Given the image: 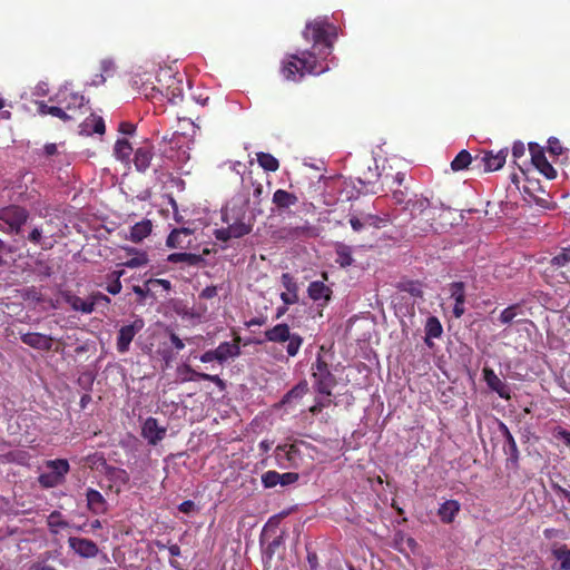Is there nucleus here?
<instances>
[{
    "mask_svg": "<svg viewBox=\"0 0 570 570\" xmlns=\"http://www.w3.org/2000/svg\"><path fill=\"white\" fill-rule=\"evenodd\" d=\"M39 484L45 489H51L62 484L63 482L52 472L41 473L38 476Z\"/></svg>",
    "mask_w": 570,
    "mask_h": 570,
    "instance_id": "nucleus-45",
    "label": "nucleus"
},
{
    "mask_svg": "<svg viewBox=\"0 0 570 570\" xmlns=\"http://www.w3.org/2000/svg\"><path fill=\"white\" fill-rule=\"evenodd\" d=\"M30 218V213L26 207L19 205H9L0 208V222L4 226H0L3 232L22 236L23 227Z\"/></svg>",
    "mask_w": 570,
    "mask_h": 570,
    "instance_id": "nucleus-4",
    "label": "nucleus"
},
{
    "mask_svg": "<svg viewBox=\"0 0 570 570\" xmlns=\"http://www.w3.org/2000/svg\"><path fill=\"white\" fill-rule=\"evenodd\" d=\"M357 180L365 194H377L381 190V185L377 184V180H371L365 175L364 177H358Z\"/></svg>",
    "mask_w": 570,
    "mask_h": 570,
    "instance_id": "nucleus-47",
    "label": "nucleus"
},
{
    "mask_svg": "<svg viewBox=\"0 0 570 570\" xmlns=\"http://www.w3.org/2000/svg\"><path fill=\"white\" fill-rule=\"evenodd\" d=\"M50 100L61 105L66 112L73 114L75 117L77 114H81V109L86 104L85 96L68 87L60 88L55 97L50 98Z\"/></svg>",
    "mask_w": 570,
    "mask_h": 570,
    "instance_id": "nucleus-8",
    "label": "nucleus"
},
{
    "mask_svg": "<svg viewBox=\"0 0 570 570\" xmlns=\"http://www.w3.org/2000/svg\"><path fill=\"white\" fill-rule=\"evenodd\" d=\"M279 482V473L274 470H269L262 474V483L264 488L272 489Z\"/></svg>",
    "mask_w": 570,
    "mask_h": 570,
    "instance_id": "nucleus-49",
    "label": "nucleus"
},
{
    "mask_svg": "<svg viewBox=\"0 0 570 570\" xmlns=\"http://www.w3.org/2000/svg\"><path fill=\"white\" fill-rule=\"evenodd\" d=\"M335 253V263L338 264L340 267L346 268L353 264L352 248L348 245L342 243L336 244Z\"/></svg>",
    "mask_w": 570,
    "mask_h": 570,
    "instance_id": "nucleus-32",
    "label": "nucleus"
},
{
    "mask_svg": "<svg viewBox=\"0 0 570 570\" xmlns=\"http://www.w3.org/2000/svg\"><path fill=\"white\" fill-rule=\"evenodd\" d=\"M257 163L266 171H276L279 168V161L268 153H257Z\"/></svg>",
    "mask_w": 570,
    "mask_h": 570,
    "instance_id": "nucleus-37",
    "label": "nucleus"
},
{
    "mask_svg": "<svg viewBox=\"0 0 570 570\" xmlns=\"http://www.w3.org/2000/svg\"><path fill=\"white\" fill-rule=\"evenodd\" d=\"M29 570H57L45 561H37L30 564Z\"/></svg>",
    "mask_w": 570,
    "mask_h": 570,
    "instance_id": "nucleus-64",
    "label": "nucleus"
},
{
    "mask_svg": "<svg viewBox=\"0 0 570 570\" xmlns=\"http://www.w3.org/2000/svg\"><path fill=\"white\" fill-rule=\"evenodd\" d=\"M193 232L189 228H175L171 230V233L168 235L166 239V245L170 248H185L190 244L189 238L191 236Z\"/></svg>",
    "mask_w": 570,
    "mask_h": 570,
    "instance_id": "nucleus-24",
    "label": "nucleus"
},
{
    "mask_svg": "<svg viewBox=\"0 0 570 570\" xmlns=\"http://www.w3.org/2000/svg\"><path fill=\"white\" fill-rule=\"evenodd\" d=\"M451 297L454 299L453 315L460 318L464 312L465 286L463 282H453L450 285Z\"/></svg>",
    "mask_w": 570,
    "mask_h": 570,
    "instance_id": "nucleus-20",
    "label": "nucleus"
},
{
    "mask_svg": "<svg viewBox=\"0 0 570 570\" xmlns=\"http://www.w3.org/2000/svg\"><path fill=\"white\" fill-rule=\"evenodd\" d=\"M313 386L317 393L326 396L332 395V390L336 386L337 380L330 370V364L324 360L321 353L317 354L312 364Z\"/></svg>",
    "mask_w": 570,
    "mask_h": 570,
    "instance_id": "nucleus-5",
    "label": "nucleus"
},
{
    "mask_svg": "<svg viewBox=\"0 0 570 570\" xmlns=\"http://www.w3.org/2000/svg\"><path fill=\"white\" fill-rule=\"evenodd\" d=\"M397 288L401 292H406L413 297H422L423 296V289L422 284L417 281H405L397 285Z\"/></svg>",
    "mask_w": 570,
    "mask_h": 570,
    "instance_id": "nucleus-43",
    "label": "nucleus"
},
{
    "mask_svg": "<svg viewBox=\"0 0 570 570\" xmlns=\"http://www.w3.org/2000/svg\"><path fill=\"white\" fill-rule=\"evenodd\" d=\"M504 429V435H505V444H504V453L509 455V460L513 463H517L519 460V450L517 442L511 434V432L508 430L505 425H503Z\"/></svg>",
    "mask_w": 570,
    "mask_h": 570,
    "instance_id": "nucleus-36",
    "label": "nucleus"
},
{
    "mask_svg": "<svg viewBox=\"0 0 570 570\" xmlns=\"http://www.w3.org/2000/svg\"><path fill=\"white\" fill-rule=\"evenodd\" d=\"M298 479H299V475L296 472L279 473L278 484L282 487H287V485L296 483L298 481Z\"/></svg>",
    "mask_w": 570,
    "mask_h": 570,
    "instance_id": "nucleus-53",
    "label": "nucleus"
},
{
    "mask_svg": "<svg viewBox=\"0 0 570 570\" xmlns=\"http://www.w3.org/2000/svg\"><path fill=\"white\" fill-rule=\"evenodd\" d=\"M364 219L366 226H372L375 228L384 227L393 222L392 216L390 214H384L383 216L366 214L364 215Z\"/></svg>",
    "mask_w": 570,
    "mask_h": 570,
    "instance_id": "nucleus-42",
    "label": "nucleus"
},
{
    "mask_svg": "<svg viewBox=\"0 0 570 570\" xmlns=\"http://www.w3.org/2000/svg\"><path fill=\"white\" fill-rule=\"evenodd\" d=\"M196 504L191 500H185L178 505V510L185 514H189L195 511Z\"/></svg>",
    "mask_w": 570,
    "mask_h": 570,
    "instance_id": "nucleus-61",
    "label": "nucleus"
},
{
    "mask_svg": "<svg viewBox=\"0 0 570 570\" xmlns=\"http://www.w3.org/2000/svg\"><path fill=\"white\" fill-rule=\"evenodd\" d=\"M543 274L557 283H570V246L562 248L549 261Z\"/></svg>",
    "mask_w": 570,
    "mask_h": 570,
    "instance_id": "nucleus-7",
    "label": "nucleus"
},
{
    "mask_svg": "<svg viewBox=\"0 0 570 570\" xmlns=\"http://www.w3.org/2000/svg\"><path fill=\"white\" fill-rule=\"evenodd\" d=\"M272 202L279 213H284L292 206H295L298 203V198L295 194L285 189H277L273 194Z\"/></svg>",
    "mask_w": 570,
    "mask_h": 570,
    "instance_id": "nucleus-22",
    "label": "nucleus"
},
{
    "mask_svg": "<svg viewBox=\"0 0 570 570\" xmlns=\"http://www.w3.org/2000/svg\"><path fill=\"white\" fill-rule=\"evenodd\" d=\"M287 342H288L286 345L287 355L289 357H294L298 354L299 348L303 345L304 338L299 334L293 333L291 338L287 340Z\"/></svg>",
    "mask_w": 570,
    "mask_h": 570,
    "instance_id": "nucleus-44",
    "label": "nucleus"
},
{
    "mask_svg": "<svg viewBox=\"0 0 570 570\" xmlns=\"http://www.w3.org/2000/svg\"><path fill=\"white\" fill-rule=\"evenodd\" d=\"M305 390H306V384L296 385L295 387H293L291 391H288L285 394V396L283 399V403L289 402L291 399L302 397V395L305 393Z\"/></svg>",
    "mask_w": 570,
    "mask_h": 570,
    "instance_id": "nucleus-55",
    "label": "nucleus"
},
{
    "mask_svg": "<svg viewBox=\"0 0 570 570\" xmlns=\"http://www.w3.org/2000/svg\"><path fill=\"white\" fill-rule=\"evenodd\" d=\"M475 159L476 155L472 156L468 150L462 149L451 161V169L453 171H460L471 166V169L475 170Z\"/></svg>",
    "mask_w": 570,
    "mask_h": 570,
    "instance_id": "nucleus-29",
    "label": "nucleus"
},
{
    "mask_svg": "<svg viewBox=\"0 0 570 570\" xmlns=\"http://www.w3.org/2000/svg\"><path fill=\"white\" fill-rule=\"evenodd\" d=\"M47 524L51 532L58 533L60 529L68 527V522L59 511H52L47 518Z\"/></svg>",
    "mask_w": 570,
    "mask_h": 570,
    "instance_id": "nucleus-40",
    "label": "nucleus"
},
{
    "mask_svg": "<svg viewBox=\"0 0 570 570\" xmlns=\"http://www.w3.org/2000/svg\"><path fill=\"white\" fill-rule=\"evenodd\" d=\"M21 237L33 245L41 246L42 249H50L52 247L51 243L46 242L41 226H33L27 236L22 235Z\"/></svg>",
    "mask_w": 570,
    "mask_h": 570,
    "instance_id": "nucleus-34",
    "label": "nucleus"
},
{
    "mask_svg": "<svg viewBox=\"0 0 570 570\" xmlns=\"http://www.w3.org/2000/svg\"><path fill=\"white\" fill-rule=\"evenodd\" d=\"M145 327V321L136 317L131 323L122 325L117 334L116 348L120 354L130 350V344L135 336Z\"/></svg>",
    "mask_w": 570,
    "mask_h": 570,
    "instance_id": "nucleus-11",
    "label": "nucleus"
},
{
    "mask_svg": "<svg viewBox=\"0 0 570 570\" xmlns=\"http://www.w3.org/2000/svg\"><path fill=\"white\" fill-rule=\"evenodd\" d=\"M126 250L128 254H134V256L122 264L125 267L137 268L148 264L149 259L145 252H139L132 247H127Z\"/></svg>",
    "mask_w": 570,
    "mask_h": 570,
    "instance_id": "nucleus-35",
    "label": "nucleus"
},
{
    "mask_svg": "<svg viewBox=\"0 0 570 570\" xmlns=\"http://www.w3.org/2000/svg\"><path fill=\"white\" fill-rule=\"evenodd\" d=\"M548 150L550 154L556 155V156H559L562 154L563 148L558 138L551 137L548 140Z\"/></svg>",
    "mask_w": 570,
    "mask_h": 570,
    "instance_id": "nucleus-57",
    "label": "nucleus"
},
{
    "mask_svg": "<svg viewBox=\"0 0 570 570\" xmlns=\"http://www.w3.org/2000/svg\"><path fill=\"white\" fill-rule=\"evenodd\" d=\"M48 114L61 119L62 121H70L75 119L73 114L66 112L63 107L58 104L56 106H51L50 109H48Z\"/></svg>",
    "mask_w": 570,
    "mask_h": 570,
    "instance_id": "nucleus-50",
    "label": "nucleus"
},
{
    "mask_svg": "<svg viewBox=\"0 0 570 570\" xmlns=\"http://www.w3.org/2000/svg\"><path fill=\"white\" fill-rule=\"evenodd\" d=\"M302 36L313 46L311 50L288 55L282 61L281 73L288 81L296 82L306 75H320L327 70V67L321 66L320 60L332 53L336 32L333 24L324 20H314L306 23Z\"/></svg>",
    "mask_w": 570,
    "mask_h": 570,
    "instance_id": "nucleus-1",
    "label": "nucleus"
},
{
    "mask_svg": "<svg viewBox=\"0 0 570 570\" xmlns=\"http://www.w3.org/2000/svg\"><path fill=\"white\" fill-rule=\"evenodd\" d=\"M350 225L354 232H361L366 226L364 216L362 218H358L356 216H351Z\"/></svg>",
    "mask_w": 570,
    "mask_h": 570,
    "instance_id": "nucleus-59",
    "label": "nucleus"
},
{
    "mask_svg": "<svg viewBox=\"0 0 570 570\" xmlns=\"http://www.w3.org/2000/svg\"><path fill=\"white\" fill-rule=\"evenodd\" d=\"M169 263H186L189 266H198L204 262L202 255L193 254V253H173L167 257Z\"/></svg>",
    "mask_w": 570,
    "mask_h": 570,
    "instance_id": "nucleus-31",
    "label": "nucleus"
},
{
    "mask_svg": "<svg viewBox=\"0 0 570 570\" xmlns=\"http://www.w3.org/2000/svg\"><path fill=\"white\" fill-rule=\"evenodd\" d=\"M87 509L95 515L105 514L108 511V502L104 495L92 488L86 490Z\"/></svg>",
    "mask_w": 570,
    "mask_h": 570,
    "instance_id": "nucleus-17",
    "label": "nucleus"
},
{
    "mask_svg": "<svg viewBox=\"0 0 570 570\" xmlns=\"http://www.w3.org/2000/svg\"><path fill=\"white\" fill-rule=\"evenodd\" d=\"M240 337L237 336L233 343L230 342H222L216 348L215 352L218 357V363L224 364L228 358L237 357L240 355L239 347Z\"/></svg>",
    "mask_w": 570,
    "mask_h": 570,
    "instance_id": "nucleus-21",
    "label": "nucleus"
},
{
    "mask_svg": "<svg viewBox=\"0 0 570 570\" xmlns=\"http://www.w3.org/2000/svg\"><path fill=\"white\" fill-rule=\"evenodd\" d=\"M508 157V149H501L497 154L493 151L482 150L476 154L475 170L490 173L501 169Z\"/></svg>",
    "mask_w": 570,
    "mask_h": 570,
    "instance_id": "nucleus-9",
    "label": "nucleus"
},
{
    "mask_svg": "<svg viewBox=\"0 0 570 570\" xmlns=\"http://www.w3.org/2000/svg\"><path fill=\"white\" fill-rule=\"evenodd\" d=\"M301 445L307 446L304 441L292 444H279L274 450L276 464L283 470L299 469L304 464Z\"/></svg>",
    "mask_w": 570,
    "mask_h": 570,
    "instance_id": "nucleus-6",
    "label": "nucleus"
},
{
    "mask_svg": "<svg viewBox=\"0 0 570 570\" xmlns=\"http://www.w3.org/2000/svg\"><path fill=\"white\" fill-rule=\"evenodd\" d=\"M183 86L181 81L171 75H168L166 86L163 85V90H158L157 94H147V98L163 104L165 100L176 105L183 99Z\"/></svg>",
    "mask_w": 570,
    "mask_h": 570,
    "instance_id": "nucleus-10",
    "label": "nucleus"
},
{
    "mask_svg": "<svg viewBox=\"0 0 570 570\" xmlns=\"http://www.w3.org/2000/svg\"><path fill=\"white\" fill-rule=\"evenodd\" d=\"M282 284L286 288V291L289 292L291 294H297L298 285L291 274L284 273L282 275Z\"/></svg>",
    "mask_w": 570,
    "mask_h": 570,
    "instance_id": "nucleus-52",
    "label": "nucleus"
},
{
    "mask_svg": "<svg viewBox=\"0 0 570 570\" xmlns=\"http://www.w3.org/2000/svg\"><path fill=\"white\" fill-rule=\"evenodd\" d=\"M482 373L483 379L491 391L495 392L501 399H511V390L508 383L502 381L491 367L484 366Z\"/></svg>",
    "mask_w": 570,
    "mask_h": 570,
    "instance_id": "nucleus-13",
    "label": "nucleus"
},
{
    "mask_svg": "<svg viewBox=\"0 0 570 570\" xmlns=\"http://www.w3.org/2000/svg\"><path fill=\"white\" fill-rule=\"evenodd\" d=\"M391 197L394 205H403V207L406 206V202L409 200L407 191L400 188L393 189Z\"/></svg>",
    "mask_w": 570,
    "mask_h": 570,
    "instance_id": "nucleus-54",
    "label": "nucleus"
},
{
    "mask_svg": "<svg viewBox=\"0 0 570 570\" xmlns=\"http://www.w3.org/2000/svg\"><path fill=\"white\" fill-rule=\"evenodd\" d=\"M33 273L41 279L48 278L52 275V267L43 261H37L35 263Z\"/></svg>",
    "mask_w": 570,
    "mask_h": 570,
    "instance_id": "nucleus-48",
    "label": "nucleus"
},
{
    "mask_svg": "<svg viewBox=\"0 0 570 570\" xmlns=\"http://www.w3.org/2000/svg\"><path fill=\"white\" fill-rule=\"evenodd\" d=\"M131 153H132V147L127 139L122 138V139H118L116 141L115 147H114V154L117 159H119L121 161L128 160Z\"/></svg>",
    "mask_w": 570,
    "mask_h": 570,
    "instance_id": "nucleus-38",
    "label": "nucleus"
},
{
    "mask_svg": "<svg viewBox=\"0 0 570 570\" xmlns=\"http://www.w3.org/2000/svg\"><path fill=\"white\" fill-rule=\"evenodd\" d=\"M68 544L69 548L81 558H95L99 552L98 546L90 539L70 537Z\"/></svg>",
    "mask_w": 570,
    "mask_h": 570,
    "instance_id": "nucleus-14",
    "label": "nucleus"
},
{
    "mask_svg": "<svg viewBox=\"0 0 570 570\" xmlns=\"http://www.w3.org/2000/svg\"><path fill=\"white\" fill-rule=\"evenodd\" d=\"M183 138V136L179 132H173L170 136L165 135L163 137V142H167L170 145V148L178 146L179 140Z\"/></svg>",
    "mask_w": 570,
    "mask_h": 570,
    "instance_id": "nucleus-60",
    "label": "nucleus"
},
{
    "mask_svg": "<svg viewBox=\"0 0 570 570\" xmlns=\"http://www.w3.org/2000/svg\"><path fill=\"white\" fill-rule=\"evenodd\" d=\"M46 466L56 474L62 482L66 480V475L70 471V465L68 460L66 459H55V460H48L46 462Z\"/></svg>",
    "mask_w": 570,
    "mask_h": 570,
    "instance_id": "nucleus-33",
    "label": "nucleus"
},
{
    "mask_svg": "<svg viewBox=\"0 0 570 570\" xmlns=\"http://www.w3.org/2000/svg\"><path fill=\"white\" fill-rule=\"evenodd\" d=\"M307 294L314 302H321V306L327 305L333 294L331 287L324 284L322 281H313L307 287Z\"/></svg>",
    "mask_w": 570,
    "mask_h": 570,
    "instance_id": "nucleus-18",
    "label": "nucleus"
},
{
    "mask_svg": "<svg viewBox=\"0 0 570 570\" xmlns=\"http://www.w3.org/2000/svg\"><path fill=\"white\" fill-rule=\"evenodd\" d=\"M151 229H153L151 222L149 219H142V220L136 223L130 228V235L128 238L132 243H140L141 240H144L146 237H148L150 235Z\"/></svg>",
    "mask_w": 570,
    "mask_h": 570,
    "instance_id": "nucleus-30",
    "label": "nucleus"
},
{
    "mask_svg": "<svg viewBox=\"0 0 570 570\" xmlns=\"http://www.w3.org/2000/svg\"><path fill=\"white\" fill-rule=\"evenodd\" d=\"M89 303H92V308L95 309V306L100 303L105 305L110 304V298L101 292H96L90 295Z\"/></svg>",
    "mask_w": 570,
    "mask_h": 570,
    "instance_id": "nucleus-56",
    "label": "nucleus"
},
{
    "mask_svg": "<svg viewBox=\"0 0 570 570\" xmlns=\"http://www.w3.org/2000/svg\"><path fill=\"white\" fill-rule=\"evenodd\" d=\"M180 373H186L187 375L183 377L184 382L204 380L209 381L217 385L220 390L225 389V382L218 375H212L203 372H198L194 370L190 365L185 364L179 368Z\"/></svg>",
    "mask_w": 570,
    "mask_h": 570,
    "instance_id": "nucleus-19",
    "label": "nucleus"
},
{
    "mask_svg": "<svg viewBox=\"0 0 570 570\" xmlns=\"http://www.w3.org/2000/svg\"><path fill=\"white\" fill-rule=\"evenodd\" d=\"M403 209L409 210L411 219L416 222L414 225L415 228L424 233L433 228L435 217L428 197L414 195V197L409 198Z\"/></svg>",
    "mask_w": 570,
    "mask_h": 570,
    "instance_id": "nucleus-3",
    "label": "nucleus"
},
{
    "mask_svg": "<svg viewBox=\"0 0 570 570\" xmlns=\"http://www.w3.org/2000/svg\"><path fill=\"white\" fill-rule=\"evenodd\" d=\"M166 428L159 426L157 419L148 417L141 428V436L148 441L150 445H157L166 436Z\"/></svg>",
    "mask_w": 570,
    "mask_h": 570,
    "instance_id": "nucleus-15",
    "label": "nucleus"
},
{
    "mask_svg": "<svg viewBox=\"0 0 570 570\" xmlns=\"http://www.w3.org/2000/svg\"><path fill=\"white\" fill-rule=\"evenodd\" d=\"M153 159V148L150 146H142L136 149L134 155V165L140 173H145Z\"/></svg>",
    "mask_w": 570,
    "mask_h": 570,
    "instance_id": "nucleus-27",
    "label": "nucleus"
},
{
    "mask_svg": "<svg viewBox=\"0 0 570 570\" xmlns=\"http://www.w3.org/2000/svg\"><path fill=\"white\" fill-rule=\"evenodd\" d=\"M281 299L285 305H293L298 302V294H291L289 292H284L281 294Z\"/></svg>",
    "mask_w": 570,
    "mask_h": 570,
    "instance_id": "nucleus-62",
    "label": "nucleus"
},
{
    "mask_svg": "<svg viewBox=\"0 0 570 570\" xmlns=\"http://www.w3.org/2000/svg\"><path fill=\"white\" fill-rule=\"evenodd\" d=\"M61 297L73 311L81 312L83 314H90L94 312L92 303L82 299L69 291L62 292Z\"/></svg>",
    "mask_w": 570,
    "mask_h": 570,
    "instance_id": "nucleus-26",
    "label": "nucleus"
},
{
    "mask_svg": "<svg viewBox=\"0 0 570 570\" xmlns=\"http://www.w3.org/2000/svg\"><path fill=\"white\" fill-rule=\"evenodd\" d=\"M525 154V146L522 141H514L512 146V156L517 160Z\"/></svg>",
    "mask_w": 570,
    "mask_h": 570,
    "instance_id": "nucleus-58",
    "label": "nucleus"
},
{
    "mask_svg": "<svg viewBox=\"0 0 570 570\" xmlns=\"http://www.w3.org/2000/svg\"><path fill=\"white\" fill-rule=\"evenodd\" d=\"M122 285L119 279H114L110 284L107 286V292L111 295H117L121 292Z\"/></svg>",
    "mask_w": 570,
    "mask_h": 570,
    "instance_id": "nucleus-63",
    "label": "nucleus"
},
{
    "mask_svg": "<svg viewBox=\"0 0 570 570\" xmlns=\"http://www.w3.org/2000/svg\"><path fill=\"white\" fill-rule=\"evenodd\" d=\"M293 333L286 323H279L265 331V340L272 343H285Z\"/></svg>",
    "mask_w": 570,
    "mask_h": 570,
    "instance_id": "nucleus-25",
    "label": "nucleus"
},
{
    "mask_svg": "<svg viewBox=\"0 0 570 570\" xmlns=\"http://www.w3.org/2000/svg\"><path fill=\"white\" fill-rule=\"evenodd\" d=\"M425 337L424 342L429 347L433 346L432 338L441 337L443 333V327L441 322L436 316H429L425 323Z\"/></svg>",
    "mask_w": 570,
    "mask_h": 570,
    "instance_id": "nucleus-28",
    "label": "nucleus"
},
{
    "mask_svg": "<svg viewBox=\"0 0 570 570\" xmlns=\"http://www.w3.org/2000/svg\"><path fill=\"white\" fill-rule=\"evenodd\" d=\"M552 554L560 562L561 570H570V549L566 544L553 549Z\"/></svg>",
    "mask_w": 570,
    "mask_h": 570,
    "instance_id": "nucleus-41",
    "label": "nucleus"
},
{
    "mask_svg": "<svg viewBox=\"0 0 570 570\" xmlns=\"http://www.w3.org/2000/svg\"><path fill=\"white\" fill-rule=\"evenodd\" d=\"M248 204V199L243 202V206L239 209L226 208L222 214V220L227 224L226 227L215 229L214 236L219 242H228L232 238H240L248 235L253 229V223H245V207Z\"/></svg>",
    "mask_w": 570,
    "mask_h": 570,
    "instance_id": "nucleus-2",
    "label": "nucleus"
},
{
    "mask_svg": "<svg viewBox=\"0 0 570 570\" xmlns=\"http://www.w3.org/2000/svg\"><path fill=\"white\" fill-rule=\"evenodd\" d=\"M529 150L531 154V161L535 168L548 179H554L557 171L553 166L548 161L543 149L534 142L529 144Z\"/></svg>",
    "mask_w": 570,
    "mask_h": 570,
    "instance_id": "nucleus-12",
    "label": "nucleus"
},
{
    "mask_svg": "<svg viewBox=\"0 0 570 570\" xmlns=\"http://www.w3.org/2000/svg\"><path fill=\"white\" fill-rule=\"evenodd\" d=\"M519 312H520V305L519 304L510 305L509 307L504 308L501 312L499 321L502 324H510L518 316Z\"/></svg>",
    "mask_w": 570,
    "mask_h": 570,
    "instance_id": "nucleus-46",
    "label": "nucleus"
},
{
    "mask_svg": "<svg viewBox=\"0 0 570 570\" xmlns=\"http://www.w3.org/2000/svg\"><path fill=\"white\" fill-rule=\"evenodd\" d=\"M82 131L95 132V134H104L105 132V121L101 117H96L91 115L90 118H87L82 124Z\"/></svg>",
    "mask_w": 570,
    "mask_h": 570,
    "instance_id": "nucleus-39",
    "label": "nucleus"
},
{
    "mask_svg": "<svg viewBox=\"0 0 570 570\" xmlns=\"http://www.w3.org/2000/svg\"><path fill=\"white\" fill-rule=\"evenodd\" d=\"M20 340L23 344L39 351L49 352L53 345L51 336L37 332L23 333L20 335Z\"/></svg>",
    "mask_w": 570,
    "mask_h": 570,
    "instance_id": "nucleus-16",
    "label": "nucleus"
},
{
    "mask_svg": "<svg viewBox=\"0 0 570 570\" xmlns=\"http://www.w3.org/2000/svg\"><path fill=\"white\" fill-rule=\"evenodd\" d=\"M461 510V504L458 500H446L438 509L440 520L445 523H452Z\"/></svg>",
    "mask_w": 570,
    "mask_h": 570,
    "instance_id": "nucleus-23",
    "label": "nucleus"
},
{
    "mask_svg": "<svg viewBox=\"0 0 570 570\" xmlns=\"http://www.w3.org/2000/svg\"><path fill=\"white\" fill-rule=\"evenodd\" d=\"M552 436L557 440H561L567 446H570V431L557 425L551 431Z\"/></svg>",
    "mask_w": 570,
    "mask_h": 570,
    "instance_id": "nucleus-51",
    "label": "nucleus"
}]
</instances>
